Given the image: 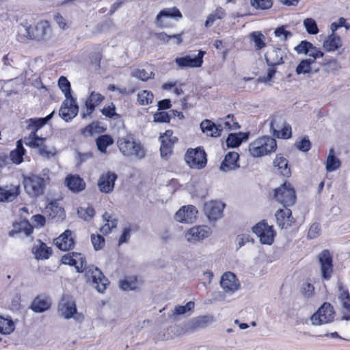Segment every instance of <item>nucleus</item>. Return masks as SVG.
I'll return each mask as SVG.
<instances>
[{"label": "nucleus", "instance_id": "nucleus-1", "mask_svg": "<svg viewBox=\"0 0 350 350\" xmlns=\"http://www.w3.org/2000/svg\"><path fill=\"white\" fill-rule=\"evenodd\" d=\"M64 264L75 266L77 272L85 271V277L88 282L92 285L98 292L103 293L108 284V279L100 270L94 267L85 268V260L80 253H68L62 257Z\"/></svg>", "mask_w": 350, "mask_h": 350}, {"label": "nucleus", "instance_id": "nucleus-2", "mask_svg": "<svg viewBox=\"0 0 350 350\" xmlns=\"http://www.w3.org/2000/svg\"><path fill=\"white\" fill-rule=\"evenodd\" d=\"M117 146L120 152L125 157L142 160L146 157V152L144 146L131 135L119 137Z\"/></svg>", "mask_w": 350, "mask_h": 350}, {"label": "nucleus", "instance_id": "nucleus-3", "mask_svg": "<svg viewBox=\"0 0 350 350\" xmlns=\"http://www.w3.org/2000/svg\"><path fill=\"white\" fill-rule=\"evenodd\" d=\"M277 148L276 141L274 138L263 136L252 141L248 148L250 154L253 157H260L275 152Z\"/></svg>", "mask_w": 350, "mask_h": 350}, {"label": "nucleus", "instance_id": "nucleus-4", "mask_svg": "<svg viewBox=\"0 0 350 350\" xmlns=\"http://www.w3.org/2000/svg\"><path fill=\"white\" fill-rule=\"evenodd\" d=\"M23 184L27 193L31 198H37L44 193L45 180L40 176L33 174L25 177Z\"/></svg>", "mask_w": 350, "mask_h": 350}, {"label": "nucleus", "instance_id": "nucleus-5", "mask_svg": "<svg viewBox=\"0 0 350 350\" xmlns=\"http://www.w3.org/2000/svg\"><path fill=\"white\" fill-rule=\"evenodd\" d=\"M274 196L276 200L284 207L293 206L296 200L295 191L290 183H284L275 189Z\"/></svg>", "mask_w": 350, "mask_h": 350}, {"label": "nucleus", "instance_id": "nucleus-6", "mask_svg": "<svg viewBox=\"0 0 350 350\" xmlns=\"http://www.w3.org/2000/svg\"><path fill=\"white\" fill-rule=\"evenodd\" d=\"M185 160L190 167L194 169L204 168L207 162L206 154L200 148L189 149L185 154Z\"/></svg>", "mask_w": 350, "mask_h": 350}, {"label": "nucleus", "instance_id": "nucleus-7", "mask_svg": "<svg viewBox=\"0 0 350 350\" xmlns=\"http://www.w3.org/2000/svg\"><path fill=\"white\" fill-rule=\"evenodd\" d=\"M334 310L329 303H324L321 308L311 317V321L313 325H319L323 323H327L334 318Z\"/></svg>", "mask_w": 350, "mask_h": 350}, {"label": "nucleus", "instance_id": "nucleus-8", "mask_svg": "<svg viewBox=\"0 0 350 350\" xmlns=\"http://www.w3.org/2000/svg\"><path fill=\"white\" fill-rule=\"evenodd\" d=\"M252 230L260 239L261 243L271 245L273 242L275 232L273 226L268 225L264 221L254 226L252 228Z\"/></svg>", "mask_w": 350, "mask_h": 350}, {"label": "nucleus", "instance_id": "nucleus-9", "mask_svg": "<svg viewBox=\"0 0 350 350\" xmlns=\"http://www.w3.org/2000/svg\"><path fill=\"white\" fill-rule=\"evenodd\" d=\"M79 106L74 97L66 98L59 109V116L66 122L71 121L78 113Z\"/></svg>", "mask_w": 350, "mask_h": 350}, {"label": "nucleus", "instance_id": "nucleus-10", "mask_svg": "<svg viewBox=\"0 0 350 350\" xmlns=\"http://www.w3.org/2000/svg\"><path fill=\"white\" fill-rule=\"evenodd\" d=\"M104 100V96L98 92L92 91L84 102L81 116L83 119L90 117L96 106L100 105Z\"/></svg>", "mask_w": 350, "mask_h": 350}, {"label": "nucleus", "instance_id": "nucleus-11", "mask_svg": "<svg viewBox=\"0 0 350 350\" xmlns=\"http://www.w3.org/2000/svg\"><path fill=\"white\" fill-rule=\"evenodd\" d=\"M211 230L207 226H196L189 229L185 233V239L189 243H196L208 237Z\"/></svg>", "mask_w": 350, "mask_h": 350}, {"label": "nucleus", "instance_id": "nucleus-12", "mask_svg": "<svg viewBox=\"0 0 350 350\" xmlns=\"http://www.w3.org/2000/svg\"><path fill=\"white\" fill-rule=\"evenodd\" d=\"M159 139L161 141V156L162 158L167 159L171 155L172 147L178 139L176 137L173 136L172 131L167 130L163 135L160 136Z\"/></svg>", "mask_w": 350, "mask_h": 350}, {"label": "nucleus", "instance_id": "nucleus-13", "mask_svg": "<svg viewBox=\"0 0 350 350\" xmlns=\"http://www.w3.org/2000/svg\"><path fill=\"white\" fill-rule=\"evenodd\" d=\"M117 177V174L113 172L108 171L103 173L97 183L99 191L104 193H111L114 189L115 181Z\"/></svg>", "mask_w": 350, "mask_h": 350}, {"label": "nucleus", "instance_id": "nucleus-14", "mask_svg": "<svg viewBox=\"0 0 350 350\" xmlns=\"http://www.w3.org/2000/svg\"><path fill=\"white\" fill-rule=\"evenodd\" d=\"M205 52L199 51L196 56L191 57L186 55L181 57H176L175 62L180 68H198L200 67L203 63V56Z\"/></svg>", "mask_w": 350, "mask_h": 350}, {"label": "nucleus", "instance_id": "nucleus-15", "mask_svg": "<svg viewBox=\"0 0 350 350\" xmlns=\"http://www.w3.org/2000/svg\"><path fill=\"white\" fill-rule=\"evenodd\" d=\"M51 33L52 30L47 21H40L34 27H31V40H45L51 37Z\"/></svg>", "mask_w": 350, "mask_h": 350}, {"label": "nucleus", "instance_id": "nucleus-16", "mask_svg": "<svg viewBox=\"0 0 350 350\" xmlns=\"http://www.w3.org/2000/svg\"><path fill=\"white\" fill-rule=\"evenodd\" d=\"M295 51L298 54H305L310 57H312V59H314V62L317 59L323 57L324 55L323 52L306 40L301 41L295 47Z\"/></svg>", "mask_w": 350, "mask_h": 350}, {"label": "nucleus", "instance_id": "nucleus-17", "mask_svg": "<svg viewBox=\"0 0 350 350\" xmlns=\"http://www.w3.org/2000/svg\"><path fill=\"white\" fill-rule=\"evenodd\" d=\"M221 286L224 293L232 294L240 287V283L236 275L232 272L224 273L220 280Z\"/></svg>", "mask_w": 350, "mask_h": 350}, {"label": "nucleus", "instance_id": "nucleus-18", "mask_svg": "<svg viewBox=\"0 0 350 350\" xmlns=\"http://www.w3.org/2000/svg\"><path fill=\"white\" fill-rule=\"evenodd\" d=\"M319 262L321 265V270L322 277L328 280L330 278L332 271V258L328 250H324L319 255Z\"/></svg>", "mask_w": 350, "mask_h": 350}, {"label": "nucleus", "instance_id": "nucleus-19", "mask_svg": "<svg viewBox=\"0 0 350 350\" xmlns=\"http://www.w3.org/2000/svg\"><path fill=\"white\" fill-rule=\"evenodd\" d=\"M198 211L192 205L185 206L175 214V219L179 222L192 223L197 217Z\"/></svg>", "mask_w": 350, "mask_h": 350}, {"label": "nucleus", "instance_id": "nucleus-20", "mask_svg": "<svg viewBox=\"0 0 350 350\" xmlns=\"http://www.w3.org/2000/svg\"><path fill=\"white\" fill-rule=\"evenodd\" d=\"M58 311L65 319L74 318L77 314L75 302L69 297H63L58 305Z\"/></svg>", "mask_w": 350, "mask_h": 350}, {"label": "nucleus", "instance_id": "nucleus-21", "mask_svg": "<svg viewBox=\"0 0 350 350\" xmlns=\"http://www.w3.org/2000/svg\"><path fill=\"white\" fill-rule=\"evenodd\" d=\"M286 56L285 51L280 48H272L268 50L265 55L268 66H275L282 64L284 63V58Z\"/></svg>", "mask_w": 350, "mask_h": 350}, {"label": "nucleus", "instance_id": "nucleus-22", "mask_svg": "<svg viewBox=\"0 0 350 350\" xmlns=\"http://www.w3.org/2000/svg\"><path fill=\"white\" fill-rule=\"evenodd\" d=\"M20 193L19 185H6L0 186V202H12Z\"/></svg>", "mask_w": 350, "mask_h": 350}, {"label": "nucleus", "instance_id": "nucleus-23", "mask_svg": "<svg viewBox=\"0 0 350 350\" xmlns=\"http://www.w3.org/2000/svg\"><path fill=\"white\" fill-rule=\"evenodd\" d=\"M225 204L219 201H210L204 204V212L209 219H217L222 215Z\"/></svg>", "mask_w": 350, "mask_h": 350}, {"label": "nucleus", "instance_id": "nucleus-24", "mask_svg": "<svg viewBox=\"0 0 350 350\" xmlns=\"http://www.w3.org/2000/svg\"><path fill=\"white\" fill-rule=\"evenodd\" d=\"M275 219L278 226L281 228H287L294 221L291 211L287 207L279 209L275 213Z\"/></svg>", "mask_w": 350, "mask_h": 350}, {"label": "nucleus", "instance_id": "nucleus-25", "mask_svg": "<svg viewBox=\"0 0 350 350\" xmlns=\"http://www.w3.org/2000/svg\"><path fill=\"white\" fill-rule=\"evenodd\" d=\"M200 129L203 133L212 137L221 136L223 131L219 124H216L211 120L207 119L200 123Z\"/></svg>", "mask_w": 350, "mask_h": 350}, {"label": "nucleus", "instance_id": "nucleus-26", "mask_svg": "<svg viewBox=\"0 0 350 350\" xmlns=\"http://www.w3.org/2000/svg\"><path fill=\"white\" fill-rule=\"evenodd\" d=\"M239 158L238 153L235 152H228L220 165V170L224 172H228L239 168V165L237 163Z\"/></svg>", "mask_w": 350, "mask_h": 350}, {"label": "nucleus", "instance_id": "nucleus-27", "mask_svg": "<svg viewBox=\"0 0 350 350\" xmlns=\"http://www.w3.org/2000/svg\"><path fill=\"white\" fill-rule=\"evenodd\" d=\"M65 184L73 193H79L85 189L84 180L79 175H69L65 179Z\"/></svg>", "mask_w": 350, "mask_h": 350}, {"label": "nucleus", "instance_id": "nucleus-28", "mask_svg": "<svg viewBox=\"0 0 350 350\" xmlns=\"http://www.w3.org/2000/svg\"><path fill=\"white\" fill-rule=\"evenodd\" d=\"M55 245L61 250L66 251L71 249L75 245L72 231L66 230L55 239Z\"/></svg>", "mask_w": 350, "mask_h": 350}, {"label": "nucleus", "instance_id": "nucleus-29", "mask_svg": "<svg viewBox=\"0 0 350 350\" xmlns=\"http://www.w3.org/2000/svg\"><path fill=\"white\" fill-rule=\"evenodd\" d=\"M342 46V40L336 33L329 35L323 42V49L327 52H334Z\"/></svg>", "mask_w": 350, "mask_h": 350}, {"label": "nucleus", "instance_id": "nucleus-30", "mask_svg": "<svg viewBox=\"0 0 350 350\" xmlns=\"http://www.w3.org/2000/svg\"><path fill=\"white\" fill-rule=\"evenodd\" d=\"M51 306V299L46 297H36L31 305V309L36 312H42L50 308Z\"/></svg>", "mask_w": 350, "mask_h": 350}, {"label": "nucleus", "instance_id": "nucleus-31", "mask_svg": "<svg viewBox=\"0 0 350 350\" xmlns=\"http://www.w3.org/2000/svg\"><path fill=\"white\" fill-rule=\"evenodd\" d=\"M277 123L276 118H272L270 123V129L273 132L275 137L278 138L288 139L291 137L292 131L291 127L289 124L284 123L282 130L280 131L275 128V124Z\"/></svg>", "mask_w": 350, "mask_h": 350}, {"label": "nucleus", "instance_id": "nucleus-32", "mask_svg": "<svg viewBox=\"0 0 350 350\" xmlns=\"http://www.w3.org/2000/svg\"><path fill=\"white\" fill-rule=\"evenodd\" d=\"M32 252L36 259L45 260L48 259L51 255L52 249L48 247L45 243L39 241L38 244H36L33 247Z\"/></svg>", "mask_w": 350, "mask_h": 350}, {"label": "nucleus", "instance_id": "nucleus-33", "mask_svg": "<svg viewBox=\"0 0 350 350\" xmlns=\"http://www.w3.org/2000/svg\"><path fill=\"white\" fill-rule=\"evenodd\" d=\"M273 166L277 168L278 172L282 175L286 177L291 176V172L288 167V160L280 154L276 155L273 161Z\"/></svg>", "mask_w": 350, "mask_h": 350}, {"label": "nucleus", "instance_id": "nucleus-34", "mask_svg": "<svg viewBox=\"0 0 350 350\" xmlns=\"http://www.w3.org/2000/svg\"><path fill=\"white\" fill-rule=\"evenodd\" d=\"M103 219L106 223L100 228V232L107 234L111 232V230L116 228L118 219L110 213H105L103 215Z\"/></svg>", "mask_w": 350, "mask_h": 350}, {"label": "nucleus", "instance_id": "nucleus-35", "mask_svg": "<svg viewBox=\"0 0 350 350\" xmlns=\"http://www.w3.org/2000/svg\"><path fill=\"white\" fill-rule=\"evenodd\" d=\"M16 39L21 42H25L26 39L31 40V26L27 22L17 26Z\"/></svg>", "mask_w": 350, "mask_h": 350}, {"label": "nucleus", "instance_id": "nucleus-36", "mask_svg": "<svg viewBox=\"0 0 350 350\" xmlns=\"http://www.w3.org/2000/svg\"><path fill=\"white\" fill-rule=\"evenodd\" d=\"M54 114V111L51 112L46 118H31L29 120L28 128L31 129V132H36L42 127L49 120H50Z\"/></svg>", "mask_w": 350, "mask_h": 350}, {"label": "nucleus", "instance_id": "nucleus-37", "mask_svg": "<svg viewBox=\"0 0 350 350\" xmlns=\"http://www.w3.org/2000/svg\"><path fill=\"white\" fill-rule=\"evenodd\" d=\"M114 141L109 135H101L96 139V144L98 150L102 153L107 152V148L111 146Z\"/></svg>", "mask_w": 350, "mask_h": 350}, {"label": "nucleus", "instance_id": "nucleus-38", "mask_svg": "<svg viewBox=\"0 0 350 350\" xmlns=\"http://www.w3.org/2000/svg\"><path fill=\"white\" fill-rule=\"evenodd\" d=\"M213 321V318L211 316H202L192 319L188 324L191 329H200L205 327L207 325Z\"/></svg>", "mask_w": 350, "mask_h": 350}, {"label": "nucleus", "instance_id": "nucleus-39", "mask_svg": "<svg viewBox=\"0 0 350 350\" xmlns=\"http://www.w3.org/2000/svg\"><path fill=\"white\" fill-rule=\"evenodd\" d=\"M338 298L342 301L343 308L350 312V295L349 291L341 282L338 283Z\"/></svg>", "mask_w": 350, "mask_h": 350}, {"label": "nucleus", "instance_id": "nucleus-40", "mask_svg": "<svg viewBox=\"0 0 350 350\" xmlns=\"http://www.w3.org/2000/svg\"><path fill=\"white\" fill-rule=\"evenodd\" d=\"M24 143L31 148H38L44 144L45 138L39 137L35 132H31L28 137H24Z\"/></svg>", "mask_w": 350, "mask_h": 350}, {"label": "nucleus", "instance_id": "nucleus-41", "mask_svg": "<svg viewBox=\"0 0 350 350\" xmlns=\"http://www.w3.org/2000/svg\"><path fill=\"white\" fill-rule=\"evenodd\" d=\"M163 16L181 18L182 14H181L180 12L179 11V10L176 8H167V9L161 10L157 16V23H159V25L161 27L163 26L162 24V21H161V18Z\"/></svg>", "mask_w": 350, "mask_h": 350}, {"label": "nucleus", "instance_id": "nucleus-42", "mask_svg": "<svg viewBox=\"0 0 350 350\" xmlns=\"http://www.w3.org/2000/svg\"><path fill=\"white\" fill-rule=\"evenodd\" d=\"M16 144V148L10 152V159L14 163L19 164L23 160L25 150L21 140L17 141Z\"/></svg>", "mask_w": 350, "mask_h": 350}, {"label": "nucleus", "instance_id": "nucleus-43", "mask_svg": "<svg viewBox=\"0 0 350 350\" xmlns=\"http://www.w3.org/2000/svg\"><path fill=\"white\" fill-rule=\"evenodd\" d=\"M251 42L254 43L255 49L258 51L265 47V36L260 31H253L249 36Z\"/></svg>", "mask_w": 350, "mask_h": 350}, {"label": "nucleus", "instance_id": "nucleus-44", "mask_svg": "<svg viewBox=\"0 0 350 350\" xmlns=\"http://www.w3.org/2000/svg\"><path fill=\"white\" fill-rule=\"evenodd\" d=\"M247 138L246 133H239V134H230L226 139V144L228 147L235 148L238 147L243 140Z\"/></svg>", "mask_w": 350, "mask_h": 350}, {"label": "nucleus", "instance_id": "nucleus-45", "mask_svg": "<svg viewBox=\"0 0 350 350\" xmlns=\"http://www.w3.org/2000/svg\"><path fill=\"white\" fill-rule=\"evenodd\" d=\"M225 16L226 13L224 9L221 8H217L208 16L207 19L205 21L204 26L206 28H208L213 25L216 20L222 19Z\"/></svg>", "mask_w": 350, "mask_h": 350}, {"label": "nucleus", "instance_id": "nucleus-46", "mask_svg": "<svg viewBox=\"0 0 350 350\" xmlns=\"http://www.w3.org/2000/svg\"><path fill=\"white\" fill-rule=\"evenodd\" d=\"M313 63L314 59L311 58L301 60L296 68V73L297 75L310 73L312 72L311 65Z\"/></svg>", "mask_w": 350, "mask_h": 350}, {"label": "nucleus", "instance_id": "nucleus-47", "mask_svg": "<svg viewBox=\"0 0 350 350\" xmlns=\"http://www.w3.org/2000/svg\"><path fill=\"white\" fill-rule=\"evenodd\" d=\"M14 329V323L12 319L0 316V333L9 334Z\"/></svg>", "mask_w": 350, "mask_h": 350}, {"label": "nucleus", "instance_id": "nucleus-48", "mask_svg": "<svg viewBox=\"0 0 350 350\" xmlns=\"http://www.w3.org/2000/svg\"><path fill=\"white\" fill-rule=\"evenodd\" d=\"M77 214L79 217L83 220L90 221L94 217L95 211L94 208L90 206H81L77 209Z\"/></svg>", "mask_w": 350, "mask_h": 350}, {"label": "nucleus", "instance_id": "nucleus-49", "mask_svg": "<svg viewBox=\"0 0 350 350\" xmlns=\"http://www.w3.org/2000/svg\"><path fill=\"white\" fill-rule=\"evenodd\" d=\"M340 161L334 156V149H330L326 163L327 170L329 172L334 171L340 167Z\"/></svg>", "mask_w": 350, "mask_h": 350}, {"label": "nucleus", "instance_id": "nucleus-50", "mask_svg": "<svg viewBox=\"0 0 350 350\" xmlns=\"http://www.w3.org/2000/svg\"><path fill=\"white\" fill-rule=\"evenodd\" d=\"M322 66L327 72H335L340 68V64L334 59H325L322 62Z\"/></svg>", "mask_w": 350, "mask_h": 350}, {"label": "nucleus", "instance_id": "nucleus-51", "mask_svg": "<svg viewBox=\"0 0 350 350\" xmlns=\"http://www.w3.org/2000/svg\"><path fill=\"white\" fill-rule=\"evenodd\" d=\"M153 94L148 90H142L137 94V101L141 105H148L152 103Z\"/></svg>", "mask_w": 350, "mask_h": 350}, {"label": "nucleus", "instance_id": "nucleus-52", "mask_svg": "<svg viewBox=\"0 0 350 350\" xmlns=\"http://www.w3.org/2000/svg\"><path fill=\"white\" fill-rule=\"evenodd\" d=\"M131 76L143 81H146L149 79L152 78L154 77V73L152 71H148L144 68L135 69L132 71Z\"/></svg>", "mask_w": 350, "mask_h": 350}, {"label": "nucleus", "instance_id": "nucleus-53", "mask_svg": "<svg viewBox=\"0 0 350 350\" xmlns=\"http://www.w3.org/2000/svg\"><path fill=\"white\" fill-rule=\"evenodd\" d=\"M58 85L66 98L73 97L71 93L70 83L65 77H61L58 80Z\"/></svg>", "mask_w": 350, "mask_h": 350}, {"label": "nucleus", "instance_id": "nucleus-54", "mask_svg": "<svg viewBox=\"0 0 350 350\" xmlns=\"http://www.w3.org/2000/svg\"><path fill=\"white\" fill-rule=\"evenodd\" d=\"M219 124L221 126L222 131H230L239 127L238 123L234 120V116L230 114L228 115L225 120H222Z\"/></svg>", "mask_w": 350, "mask_h": 350}, {"label": "nucleus", "instance_id": "nucleus-55", "mask_svg": "<svg viewBox=\"0 0 350 350\" xmlns=\"http://www.w3.org/2000/svg\"><path fill=\"white\" fill-rule=\"evenodd\" d=\"M195 304L193 301H189L185 306H176L174 309L173 314L176 315L184 314L191 311L194 308Z\"/></svg>", "mask_w": 350, "mask_h": 350}, {"label": "nucleus", "instance_id": "nucleus-56", "mask_svg": "<svg viewBox=\"0 0 350 350\" xmlns=\"http://www.w3.org/2000/svg\"><path fill=\"white\" fill-rule=\"evenodd\" d=\"M182 34H174L172 36H168L164 32L155 33L154 36L157 40L167 42L171 38H175L176 40V44H180L182 42Z\"/></svg>", "mask_w": 350, "mask_h": 350}, {"label": "nucleus", "instance_id": "nucleus-57", "mask_svg": "<svg viewBox=\"0 0 350 350\" xmlns=\"http://www.w3.org/2000/svg\"><path fill=\"white\" fill-rule=\"evenodd\" d=\"M304 25L310 34H317L319 32V29L316 21L311 18H306L304 21Z\"/></svg>", "mask_w": 350, "mask_h": 350}, {"label": "nucleus", "instance_id": "nucleus-58", "mask_svg": "<svg viewBox=\"0 0 350 350\" xmlns=\"http://www.w3.org/2000/svg\"><path fill=\"white\" fill-rule=\"evenodd\" d=\"M39 154L47 159L54 157L57 154L56 148L54 147H47L44 144L38 150Z\"/></svg>", "mask_w": 350, "mask_h": 350}, {"label": "nucleus", "instance_id": "nucleus-59", "mask_svg": "<svg viewBox=\"0 0 350 350\" xmlns=\"http://www.w3.org/2000/svg\"><path fill=\"white\" fill-rule=\"evenodd\" d=\"M172 118L170 111H159L154 114V122L163 123L169 122Z\"/></svg>", "mask_w": 350, "mask_h": 350}, {"label": "nucleus", "instance_id": "nucleus-60", "mask_svg": "<svg viewBox=\"0 0 350 350\" xmlns=\"http://www.w3.org/2000/svg\"><path fill=\"white\" fill-rule=\"evenodd\" d=\"M252 6L256 9L266 10L271 7V0H250Z\"/></svg>", "mask_w": 350, "mask_h": 350}, {"label": "nucleus", "instance_id": "nucleus-61", "mask_svg": "<svg viewBox=\"0 0 350 350\" xmlns=\"http://www.w3.org/2000/svg\"><path fill=\"white\" fill-rule=\"evenodd\" d=\"M91 240L93 244V246L96 250H98L102 249L105 245V239L103 236L100 234H92Z\"/></svg>", "mask_w": 350, "mask_h": 350}, {"label": "nucleus", "instance_id": "nucleus-62", "mask_svg": "<svg viewBox=\"0 0 350 350\" xmlns=\"http://www.w3.org/2000/svg\"><path fill=\"white\" fill-rule=\"evenodd\" d=\"M314 286L310 283L304 282L303 283L301 291V293L305 297L309 298L312 296L314 293Z\"/></svg>", "mask_w": 350, "mask_h": 350}, {"label": "nucleus", "instance_id": "nucleus-63", "mask_svg": "<svg viewBox=\"0 0 350 350\" xmlns=\"http://www.w3.org/2000/svg\"><path fill=\"white\" fill-rule=\"evenodd\" d=\"M310 142L308 137H304L297 142V148L303 152H307L310 148Z\"/></svg>", "mask_w": 350, "mask_h": 350}, {"label": "nucleus", "instance_id": "nucleus-64", "mask_svg": "<svg viewBox=\"0 0 350 350\" xmlns=\"http://www.w3.org/2000/svg\"><path fill=\"white\" fill-rule=\"evenodd\" d=\"M115 106L113 103H111L107 107H104L102 109V113L108 118H113L115 116H118V115L115 111Z\"/></svg>", "mask_w": 350, "mask_h": 350}]
</instances>
